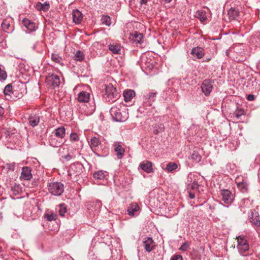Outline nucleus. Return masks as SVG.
Returning a JSON list of instances; mask_svg holds the SVG:
<instances>
[{"mask_svg":"<svg viewBox=\"0 0 260 260\" xmlns=\"http://www.w3.org/2000/svg\"><path fill=\"white\" fill-rule=\"evenodd\" d=\"M109 49L114 54H120L121 46L119 44H110L109 46Z\"/></svg>","mask_w":260,"mask_h":260,"instance_id":"26","label":"nucleus"},{"mask_svg":"<svg viewBox=\"0 0 260 260\" xmlns=\"http://www.w3.org/2000/svg\"><path fill=\"white\" fill-rule=\"evenodd\" d=\"M82 170V167L79 164H73L70 166L69 173L70 175L78 176Z\"/></svg>","mask_w":260,"mask_h":260,"instance_id":"10","label":"nucleus"},{"mask_svg":"<svg viewBox=\"0 0 260 260\" xmlns=\"http://www.w3.org/2000/svg\"><path fill=\"white\" fill-rule=\"evenodd\" d=\"M72 14L74 22L76 24L80 23L83 18L81 12L78 10H73Z\"/></svg>","mask_w":260,"mask_h":260,"instance_id":"16","label":"nucleus"},{"mask_svg":"<svg viewBox=\"0 0 260 260\" xmlns=\"http://www.w3.org/2000/svg\"><path fill=\"white\" fill-rule=\"evenodd\" d=\"M102 24L109 26L111 24L110 17L108 15H103L101 19Z\"/></svg>","mask_w":260,"mask_h":260,"instance_id":"30","label":"nucleus"},{"mask_svg":"<svg viewBox=\"0 0 260 260\" xmlns=\"http://www.w3.org/2000/svg\"><path fill=\"white\" fill-rule=\"evenodd\" d=\"M198 187V183L196 182H193V183H192V184L191 185L192 188H193V189L197 188Z\"/></svg>","mask_w":260,"mask_h":260,"instance_id":"50","label":"nucleus"},{"mask_svg":"<svg viewBox=\"0 0 260 260\" xmlns=\"http://www.w3.org/2000/svg\"><path fill=\"white\" fill-rule=\"evenodd\" d=\"M195 197V195L194 193L189 192V198L191 199H194Z\"/></svg>","mask_w":260,"mask_h":260,"instance_id":"53","label":"nucleus"},{"mask_svg":"<svg viewBox=\"0 0 260 260\" xmlns=\"http://www.w3.org/2000/svg\"><path fill=\"white\" fill-rule=\"evenodd\" d=\"M244 111L242 109H239L236 111L235 114L236 117L239 119L242 115H244Z\"/></svg>","mask_w":260,"mask_h":260,"instance_id":"45","label":"nucleus"},{"mask_svg":"<svg viewBox=\"0 0 260 260\" xmlns=\"http://www.w3.org/2000/svg\"><path fill=\"white\" fill-rule=\"evenodd\" d=\"M249 220L253 225L257 227L260 226L259 217L258 213L256 211H251L250 214L249 215Z\"/></svg>","mask_w":260,"mask_h":260,"instance_id":"12","label":"nucleus"},{"mask_svg":"<svg viewBox=\"0 0 260 260\" xmlns=\"http://www.w3.org/2000/svg\"><path fill=\"white\" fill-rule=\"evenodd\" d=\"M188 245L187 244V243L186 242H184V243H183V244L181 246V247H180L179 249L180 250H183V251H185L187 250V249L188 248Z\"/></svg>","mask_w":260,"mask_h":260,"instance_id":"46","label":"nucleus"},{"mask_svg":"<svg viewBox=\"0 0 260 260\" xmlns=\"http://www.w3.org/2000/svg\"><path fill=\"white\" fill-rule=\"evenodd\" d=\"M49 143L50 146L53 147H58L63 143V140L55 137L51 135L49 138Z\"/></svg>","mask_w":260,"mask_h":260,"instance_id":"15","label":"nucleus"},{"mask_svg":"<svg viewBox=\"0 0 260 260\" xmlns=\"http://www.w3.org/2000/svg\"><path fill=\"white\" fill-rule=\"evenodd\" d=\"M143 244L145 250L148 252L155 248V243L151 238L145 237L143 241Z\"/></svg>","mask_w":260,"mask_h":260,"instance_id":"6","label":"nucleus"},{"mask_svg":"<svg viewBox=\"0 0 260 260\" xmlns=\"http://www.w3.org/2000/svg\"><path fill=\"white\" fill-rule=\"evenodd\" d=\"M2 27L4 31L8 33L12 32L14 30V27L11 25L10 21L7 19L3 21Z\"/></svg>","mask_w":260,"mask_h":260,"instance_id":"20","label":"nucleus"},{"mask_svg":"<svg viewBox=\"0 0 260 260\" xmlns=\"http://www.w3.org/2000/svg\"><path fill=\"white\" fill-rule=\"evenodd\" d=\"M77 99L80 103H87L89 101L90 94L86 91H81L78 94Z\"/></svg>","mask_w":260,"mask_h":260,"instance_id":"18","label":"nucleus"},{"mask_svg":"<svg viewBox=\"0 0 260 260\" xmlns=\"http://www.w3.org/2000/svg\"><path fill=\"white\" fill-rule=\"evenodd\" d=\"M202 156L198 153L193 152L190 156V159L196 162H199L201 161Z\"/></svg>","mask_w":260,"mask_h":260,"instance_id":"35","label":"nucleus"},{"mask_svg":"<svg viewBox=\"0 0 260 260\" xmlns=\"http://www.w3.org/2000/svg\"><path fill=\"white\" fill-rule=\"evenodd\" d=\"M11 191L13 194L17 196L20 194L22 192V188L20 185L15 184L11 187Z\"/></svg>","mask_w":260,"mask_h":260,"instance_id":"29","label":"nucleus"},{"mask_svg":"<svg viewBox=\"0 0 260 260\" xmlns=\"http://www.w3.org/2000/svg\"><path fill=\"white\" fill-rule=\"evenodd\" d=\"M65 128L63 126H60L55 129L54 131L52 133L51 135L55 137H57L61 140H63L64 137L65 136Z\"/></svg>","mask_w":260,"mask_h":260,"instance_id":"13","label":"nucleus"},{"mask_svg":"<svg viewBox=\"0 0 260 260\" xmlns=\"http://www.w3.org/2000/svg\"><path fill=\"white\" fill-rule=\"evenodd\" d=\"M4 113V108L0 106V118L2 117Z\"/></svg>","mask_w":260,"mask_h":260,"instance_id":"52","label":"nucleus"},{"mask_svg":"<svg viewBox=\"0 0 260 260\" xmlns=\"http://www.w3.org/2000/svg\"><path fill=\"white\" fill-rule=\"evenodd\" d=\"M238 14H239V12L238 11L236 10L235 8H231L229 11H228V15L229 17V18L231 19V20H234L235 19H236L238 16Z\"/></svg>","mask_w":260,"mask_h":260,"instance_id":"28","label":"nucleus"},{"mask_svg":"<svg viewBox=\"0 0 260 260\" xmlns=\"http://www.w3.org/2000/svg\"><path fill=\"white\" fill-rule=\"evenodd\" d=\"M84 58L83 53L81 51H78L76 52L75 55V59L78 61H81Z\"/></svg>","mask_w":260,"mask_h":260,"instance_id":"38","label":"nucleus"},{"mask_svg":"<svg viewBox=\"0 0 260 260\" xmlns=\"http://www.w3.org/2000/svg\"><path fill=\"white\" fill-rule=\"evenodd\" d=\"M165 130V126L162 123H158L153 127V134L158 135Z\"/></svg>","mask_w":260,"mask_h":260,"instance_id":"27","label":"nucleus"},{"mask_svg":"<svg viewBox=\"0 0 260 260\" xmlns=\"http://www.w3.org/2000/svg\"><path fill=\"white\" fill-rule=\"evenodd\" d=\"M237 186L239 188H241L244 190H247L248 187V184H247V183L244 182H240L237 183Z\"/></svg>","mask_w":260,"mask_h":260,"instance_id":"41","label":"nucleus"},{"mask_svg":"<svg viewBox=\"0 0 260 260\" xmlns=\"http://www.w3.org/2000/svg\"><path fill=\"white\" fill-rule=\"evenodd\" d=\"M114 149L116 153V156L118 159H121L124 156L125 149L122 146L119 144V142H115L114 145Z\"/></svg>","mask_w":260,"mask_h":260,"instance_id":"9","label":"nucleus"},{"mask_svg":"<svg viewBox=\"0 0 260 260\" xmlns=\"http://www.w3.org/2000/svg\"><path fill=\"white\" fill-rule=\"evenodd\" d=\"M191 54L194 58H202L205 55L204 49L200 47H194L192 49Z\"/></svg>","mask_w":260,"mask_h":260,"instance_id":"14","label":"nucleus"},{"mask_svg":"<svg viewBox=\"0 0 260 260\" xmlns=\"http://www.w3.org/2000/svg\"><path fill=\"white\" fill-rule=\"evenodd\" d=\"M201 88L204 94L206 96H208L212 90V85L210 81L205 80L203 82Z\"/></svg>","mask_w":260,"mask_h":260,"instance_id":"11","label":"nucleus"},{"mask_svg":"<svg viewBox=\"0 0 260 260\" xmlns=\"http://www.w3.org/2000/svg\"><path fill=\"white\" fill-rule=\"evenodd\" d=\"M56 215L54 214H46L45 215V218L48 221H52L56 219Z\"/></svg>","mask_w":260,"mask_h":260,"instance_id":"40","label":"nucleus"},{"mask_svg":"<svg viewBox=\"0 0 260 260\" xmlns=\"http://www.w3.org/2000/svg\"><path fill=\"white\" fill-rule=\"evenodd\" d=\"M164 2H165L166 3H169L171 2V0H162Z\"/></svg>","mask_w":260,"mask_h":260,"instance_id":"54","label":"nucleus"},{"mask_svg":"<svg viewBox=\"0 0 260 260\" xmlns=\"http://www.w3.org/2000/svg\"><path fill=\"white\" fill-rule=\"evenodd\" d=\"M51 58L52 60L56 63H60L62 58L57 54H53Z\"/></svg>","mask_w":260,"mask_h":260,"instance_id":"39","label":"nucleus"},{"mask_svg":"<svg viewBox=\"0 0 260 260\" xmlns=\"http://www.w3.org/2000/svg\"><path fill=\"white\" fill-rule=\"evenodd\" d=\"M22 23L23 25L30 31H32L36 30L35 24L30 20L26 18H24L22 20Z\"/></svg>","mask_w":260,"mask_h":260,"instance_id":"21","label":"nucleus"},{"mask_svg":"<svg viewBox=\"0 0 260 260\" xmlns=\"http://www.w3.org/2000/svg\"><path fill=\"white\" fill-rule=\"evenodd\" d=\"M110 112L114 120L117 122H124L128 118L127 114L125 112L122 114L120 109L116 107H112Z\"/></svg>","mask_w":260,"mask_h":260,"instance_id":"3","label":"nucleus"},{"mask_svg":"<svg viewBox=\"0 0 260 260\" xmlns=\"http://www.w3.org/2000/svg\"><path fill=\"white\" fill-rule=\"evenodd\" d=\"M59 77L53 74H49L46 78V83L48 88H55L59 86L60 84Z\"/></svg>","mask_w":260,"mask_h":260,"instance_id":"4","label":"nucleus"},{"mask_svg":"<svg viewBox=\"0 0 260 260\" xmlns=\"http://www.w3.org/2000/svg\"><path fill=\"white\" fill-rule=\"evenodd\" d=\"M156 92H149L148 93L144 95L145 100H149L153 102L156 98Z\"/></svg>","mask_w":260,"mask_h":260,"instance_id":"33","label":"nucleus"},{"mask_svg":"<svg viewBox=\"0 0 260 260\" xmlns=\"http://www.w3.org/2000/svg\"><path fill=\"white\" fill-rule=\"evenodd\" d=\"M95 204H96L95 206L99 208H100L102 206V203H101V201H96L95 202Z\"/></svg>","mask_w":260,"mask_h":260,"instance_id":"51","label":"nucleus"},{"mask_svg":"<svg viewBox=\"0 0 260 260\" xmlns=\"http://www.w3.org/2000/svg\"><path fill=\"white\" fill-rule=\"evenodd\" d=\"M221 194L222 196V201L225 204H231L232 203L234 200V197L230 190L228 189L221 190Z\"/></svg>","mask_w":260,"mask_h":260,"instance_id":"7","label":"nucleus"},{"mask_svg":"<svg viewBox=\"0 0 260 260\" xmlns=\"http://www.w3.org/2000/svg\"><path fill=\"white\" fill-rule=\"evenodd\" d=\"M107 172L103 171H99L95 172L93 174V177L94 178L99 180H103L105 177V173Z\"/></svg>","mask_w":260,"mask_h":260,"instance_id":"32","label":"nucleus"},{"mask_svg":"<svg viewBox=\"0 0 260 260\" xmlns=\"http://www.w3.org/2000/svg\"><path fill=\"white\" fill-rule=\"evenodd\" d=\"M143 39V35L141 33L138 32H135L134 35L133 40L135 42L140 43Z\"/></svg>","mask_w":260,"mask_h":260,"instance_id":"36","label":"nucleus"},{"mask_svg":"<svg viewBox=\"0 0 260 260\" xmlns=\"http://www.w3.org/2000/svg\"><path fill=\"white\" fill-rule=\"evenodd\" d=\"M29 124L34 127L38 124L40 121L39 116L37 115H31L28 118Z\"/></svg>","mask_w":260,"mask_h":260,"instance_id":"24","label":"nucleus"},{"mask_svg":"<svg viewBox=\"0 0 260 260\" xmlns=\"http://www.w3.org/2000/svg\"><path fill=\"white\" fill-rule=\"evenodd\" d=\"M49 4L48 2H45L44 4L38 3L36 5V8L39 11H46L49 8Z\"/></svg>","mask_w":260,"mask_h":260,"instance_id":"25","label":"nucleus"},{"mask_svg":"<svg viewBox=\"0 0 260 260\" xmlns=\"http://www.w3.org/2000/svg\"><path fill=\"white\" fill-rule=\"evenodd\" d=\"M105 99L109 102H113L118 99V93L115 87L111 84L106 85L105 88Z\"/></svg>","mask_w":260,"mask_h":260,"instance_id":"1","label":"nucleus"},{"mask_svg":"<svg viewBox=\"0 0 260 260\" xmlns=\"http://www.w3.org/2000/svg\"><path fill=\"white\" fill-rule=\"evenodd\" d=\"M66 212V208L65 207L64 205H60V209L59 210V215L63 216H64V213Z\"/></svg>","mask_w":260,"mask_h":260,"instance_id":"44","label":"nucleus"},{"mask_svg":"<svg viewBox=\"0 0 260 260\" xmlns=\"http://www.w3.org/2000/svg\"><path fill=\"white\" fill-rule=\"evenodd\" d=\"M89 143L90 148L93 152L97 150L99 146L101 144L99 138L95 137H92Z\"/></svg>","mask_w":260,"mask_h":260,"instance_id":"19","label":"nucleus"},{"mask_svg":"<svg viewBox=\"0 0 260 260\" xmlns=\"http://www.w3.org/2000/svg\"><path fill=\"white\" fill-rule=\"evenodd\" d=\"M255 99L254 95L253 94H248L247 96V100L249 101H254Z\"/></svg>","mask_w":260,"mask_h":260,"instance_id":"48","label":"nucleus"},{"mask_svg":"<svg viewBox=\"0 0 260 260\" xmlns=\"http://www.w3.org/2000/svg\"><path fill=\"white\" fill-rule=\"evenodd\" d=\"M139 205L136 203H133L129 206L127 211L129 215L134 216L136 212L139 211Z\"/></svg>","mask_w":260,"mask_h":260,"instance_id":"22","label":"nucleus"},{"mask_svg":"<svg viewBox=\"0 0 260 260\" xmlns=\"http://www.w3.org/2000/svg\"><path fill=\"white\" fill-rule=\"evenodd\" d=\"M123 95L124 101L129 102L135 96V92L133 90L129 89L124 91Z\"/></svg>","mask_w":260,"mask_h":260,"instance_id":"23","label":"nucleus"},{"mask_svg":"<svg viewBox=\"0 0 260 260\" xmlns=\"http://www.w3.org/2000/svg\"><path fill=\"white\" fill-rule=\"evenodd\" d=\"M31 169L28 167H24L22 169V171L20 178L21 180H29L32 178Z\"/></svg>","mask_w":260,"mask_h":260,"instance_id":"8","label":"nucleus"},{"mask_svg":"<svg viewBox=\"0 0 260 260\" xmlns=\"http://www.w3.org/2000/svg\"><path fill=\"white\" fill-rule=\"evenodd\" d=\"M238 248L241 254H243L249 249V245L247 241L242 236L237 237Z\"/></svg>","mask_w":260,"mask_h":260,"instance_id":"5","label":"nucleus"},{"mask_svg":"<svg viewBox=\"0 0 260 260\" xmlns=\"http://www.w3.org/2000/svg\"><path fill=\"white\" fill-rule=\"evenodd\" d=\"M198 18L202 22L205 21L207 19L206 12L204 10H200L197 12Z\"/></svg>","mask_w":260,"mask_h":260,"instance_id":"31","label":"nucleus"},{"mask_svg":"<svg viewBox=\"0 0 260 260\" xmlns=\"http://www.w3.org/2000/svg\"><path fill=\"white\" fill-rule=\"evenodd\" d=\"M47 186L49 192L53 196H60L64 191V185L59 182H51Z\"/></svg>","mask_w":260,"mask_h":260,"instance_id":"2","label":"nucleus"},{"mask_svg":"<svg viewBox=\"0 0 260 260\" xmlns=\"http://www.w3.org/2000/svg\"><path fill=\"white\" fill-rule=\"evenodd\" d=\"M1 251H2V247H0V252H1Z\"/></svg>","mask_w":260,"mask_h":260,"instance_id":"56","label":"nucleus"},{"mask_svg":"<svg viewBox=\"0 0 260 260\" xmlns=\"http://www.w3.org/2000/svg\"><path fill=\"white\" fill-rule=\"evenodd\" d=\"M4 93L5 95H10L13 93L12 86L11 84H8L4 89Z\"/></svg>","mask_w":260,"mask_h":260,"instance_id":"34","label":"nucleus"},{"mask_svg":"<svg viewBox=\"0 0 260 260\" xmlns=\"http://www.w3.org/2000/svg\"><path fill=\"white\" fill-rule=\"evenodd\" d=\"M139 167L141 169L147 173H150L153 171L152 163L149 161L142 162L140 164Z\"/></svg>","mask_w":260,"mask_h":260,"instance_id":"17","label":"nucleus"},{"mask_svg":"<svg viewBox=\"0 0 260 260\" xmlns=\"http://www.w3.org/2000/svg\"><path fill=\"white\" fill-rule=\"evenodd\" d=\"M177 165L174 162L169 163L166 167V169L169 172H172L177 168Z\"/></svg>","mask_w":260,"mask_h":260,"instance_id":"37","label":"nucleus"},{"mask_svg":"<svg viewBox=\"0 0 260 260\" xmlns=\"http://www.w3.org/2000/svg\"><path fill=\"white\" fill-rule=\"evenodd\" d=\"M16 165L15 162L7 164L6 165V167L9 171H13L15 170Z\"/></svg>","mask_w":260,"mask_h":260,"instance_id":"43","label":"nucleus"},{"mask_svg":"<svg viewBox=\"0 0 260 260\" xmlns=\"http://www.w3.org/2000/svg\"><path fill=\"white\" fill-rule=\"evenodd\" d=\"M210 60V58H207V61H209Z\"/></svg>","mask_w":260,"mask_h":260,"instance_id":"55","label":"nucleus"},{"mask_svg":"<svg viewBox=\"0 0 260 260\" xmlns=\"http://www.w3.org/2000/svg\"><path fill=\"white\" fill-rule=\"evenodd\" d=\"M70 140L71 142H76L79 140V137L76 133H72L70 134Z\"/></svg>","mask_w":260,"mask_h":260,"instance_id":"42","label":"nucleus"},{"mask_svg":"<svg viewBox=\"0 0 260 260\" xmlns=\"http://www.w3.org/2000/svg\"><path fill=\"white\" fill-rule=\"evenodd\" d=\"M62 157L66 160L69 161L72 158L73 156L71 155L68 154L66 155L63 156Z\"/></svg>","mask_w":260,"mask_h":260,"instance_id":"49","label":"nucleus"},{"mask_svg":"<svg viewBox=\"0 0 260 260\" xmlns=\"http://www.w3.org/2000/svg\"><path fill=\"white\" fill-rule=\"evenodd\" d=\"M171 260H183V258L181 255H175L172 257Z\"/></svg>","mask_w":260,"mask_h":260,"instance_id":"47","label":"nucleus"}]
</instances>
